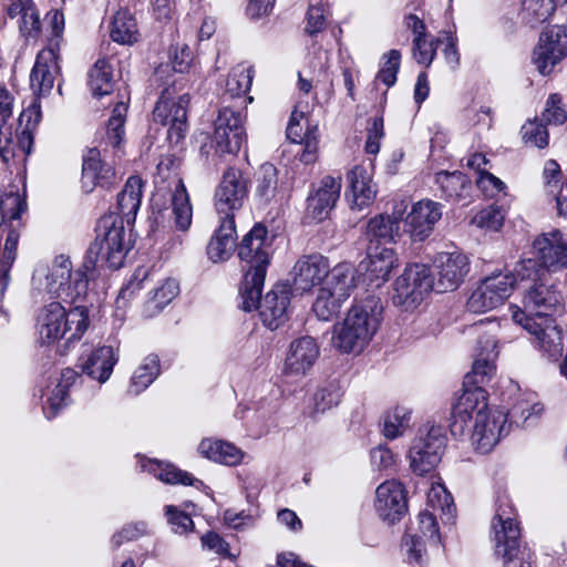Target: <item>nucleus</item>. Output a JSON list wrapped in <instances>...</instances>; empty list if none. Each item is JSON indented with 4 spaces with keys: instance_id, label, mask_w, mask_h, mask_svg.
I'll list each match as a JSON object with an SVG mask.
<instances>
[{
    "instance_id": "1",
    "label": "nucleus",
    "mask_w": 567,
    "mask_h": 567,
    "mask_svg": "<svg viewBox=\"0 0 567 567\" xmlns=\"http://www.w3.org/2000/svg\"><path fill=\"white\" fill-rule=\"evenodd\" d=\"M291 289L310 292L319 287L312 305L318 319L328 321L337 316L355 288L353 267L341 262L331 268L328 257L319 252L300 256L290 272Z\"/></svg>"
},
{
    "instance_id": "2",
    "label": "nucleus",
    "mask_w": 567,
    "mask_h": 567,
    "mask_svg": "<svg viewBox=\"0 0 567 567\" xmlns=\"http://www.w3.org/2000/svg\"><path fill=\"white\" fill-rule=\"evenodd\" d=\"M380 298L368 296L357 300L343 320L333 328L332 346L341 353L360 354L369 346L382 322Z\"/></svg>"
},
{
    "instance_id": "3",
    "label": "nucleus",
    "mask_w": 567,
    "mask_h": 567,
    "mask_svg": "<svg viewBox=\"0 0 567 567\" xmlns=\"http://www.w3.org/2000/svg\"><path fill=\"white\" fill-rule=\"evenodd\" d=\"M271 246L272 238L268 235L267 228L259 224L244 236L238 246L240 260L249 266L240 288L245 311H251L256 306V300L261 296L267 267L272 254Z\"/></svg>"
},
{
    "instance_id": "4",
    "label": "nucleus",
    "mask_w": 567,
    "mask_h": 567,
    "mask_svg": "<svg viewBox=\"0 0 567 567\" xmlns=\"http://www.w3.org/2000/svg\"><path fill=\"white\" fill-rule=\"evenodd\" d=\"M89 328L87 309L76 306L69 311L58 301L45 305L38 315L37 329L41 343H54L64 338L66 343L81 339Z\"/></svg>"
},
{
    "instance_id": "5",
    "label": "nucleus",
    "mask_w": 567,
    "mask_h": 567,
    "mask_svg": "<svg viewBox=\"0 0 567 567\" xmlns=\"http://www.w3.org/2000/svg\"><path fill=\"white\" fill-rule=\"evenodd\" d=\"M532 254L535 258H525L515 267L516 275L522 280L537 281L544 279L550 268L567 267V239L558 229L543 233L533 241Z\"/></svg>"
},
{
    "instance_id": "6",
    "label": "nucleus",
    "mask_w": 567,
    "mask_h": 567,
    "mask_svg": "<svg viewBox=\"0 0 567 567\" xmlns=\"http://www.w3.org/2000/svg\"><path fill=\"white\" fill-rule=\"evenodd\" d=\"M33 281L48 293L64 301H75L86 293L87 276L82 268L73 270L71 260L59 256L50 267L38 268Z\"/></svg>"
},
{
    "instance_id": "7",
    "label": "nucleus",
    "mask_w": 567,
    "mask_h": 567,
    "mask_svg": "<svg viewBox=\"0 0 567 567\" xmlns=\"http://www.w3.org/2000/svg\"><path fill=\"white\" fill-rule=\"evenodd\" d=\"M496 554L502 555L504 567H533L532 550L520 543V529L509 504L501 503L492 522Z\"/></svg>"
},
{
    "instance_id": "8",
    "label": "nucleus",
    "mask_w": 567,
    "mask_h": 567,
    "mask_svg": "<svg viewBox=\"0 0 567 567\" xmlns=\"http://www.w3.org/2000/svg\"><path fill=\"white\" fill-rule=\"evenodd\" d=\"M516 282L523 285L525 290L523 297V310L513 311V320L518 324H524L525 318H535L542 320L550 318L553 312L560 307L561 296L551 286L548 285V275L537 281L533 279L522 280L515 274Z\"/></svg>"
},
{
    "instance_id": "9",
    "label": "nucleus",
    "mask_w": 567,
    "mask_h": 567,
    "mask_svg": "<svg viewBox=\"0 0 567 567\" xmlns=\"http://www.w3.org/2000/svg\"><path fill=\"white\" fill-rule=\"evenodd\" d=\"M97 248L96 254L110 268H120L131 249V238L126 233L123 220L113 214L103 216L97 226V236L92 250Z\"/></svg>"
},
{
    "instance_id": "10",
    "label": "nucleus",
    "mask_w": 567,
    "mask_h": 567,
    "mask_svg": "<svg viewBox=\"0 0 567 567\" xmlns=\"http://www.w3.org/2000/svg\"><path fill=\"white\" fill-rule=\"evenodd\" d=\"M445 445L446 436L441 425L422 426L409 450L411 470L417 475L432 471L440 463Z\"/></svg>"
},
{
    "instance_id": "11",
    "label": "nucleus",
    "mask_w": 567,
    "mask_h": 567,
    "mask_svg": "<svg viewBox=\"0 0 567 567\" xmlns=\"http://www.w3.org/2000/svg\"><path fill=\"white\" fill-rule=\"evenodd\" d=\"M434 289V279L430 268L423 264L405 267L394 284V303L408 309L417 307L429 292Z\"/></svg>"
},
{
    "instance_id": "12",
    "label": "nucleus",
    "mask_w": 567,
    "mask_h": 567,
    "mask_svg": "<svg viewBox=\"0 0 567 567\" xmlns=\"http://www.w3.org/2000/svg\"><path fill=\"white\" fill-rule=\"evenodd\" d=\"M516 284L515 275L495 274L483 279L473 290L467 309L473 313H483L497 308L511 296Z\"/></svg>"
},
{
    "instance_id": "13",
    "label": "nucleus",
    "mask_w": 567,
    "mask_h": 567,
    "mask_svg": "<svg viewBox=\"0 0 567 567\" xmlns=\"http://www.w3.org/2000/svg\"><path fill=\"white\" fill-rule=\"evenodd\" d=\"M27 209L24 196L16 186L0 188V231L6 233V251L12 258L14 245L19 243L22 228L21 214Z\"/></svg>"
},
{
    "instance_id": "14",
    "label": "nucleus",
    "mask_w": 567,
    "mask_h": 567,
    "mask_svg": "<svg viewBox=\"0 0 567 567\" xmlns=\"http://www.w3.org/2000/svg\"><path fill=\"white\" fill-rule=\"evenodd\" d=\"M567 56V27L555 25L539 35L533 51V63L543 75H548Z\"/></svg>"
},
{
    "instance_id": "15",
    "label": "nucleus",
    "mask_w": 567,
    "mask_h": 567,
    "mask_svg": "<svg viewBox=\"0 0 567 567\" xmlns=\"http://www.w3.org/2000/svg\"><path fill=\"white\" fill-rule=\"evenodd\" d=\"M492 411L488 408L487 393L482 386L465 388L453 406L452 433L462 435L478 416L487 415Z\"/></svg>"
},
{
    "instance_id": "16",
    "label": "nucleus",
    "mask_w": 567,
    "mask_h": 567,
    "mask_svg": "<svg viewBox=\"0 0 567 567\" xmlns=\"http://www.w3.org/2000/svg\"><path fill=\"white\" fill-rule=\"evenodd\" d=\"M434 289L437 292L455 290L465 279L470 270V260L460 250L441 251L434 260Z\"/></svg>"
},
{
    "instance_id": "17",
    "label": "nucleus",
    "mask_w": 567,
    "mask_h": 567,
    "mask_svg": "<svg viewBox=\"0 0 567 567\" xmlns=\"http://www.w3.org/2000/svg\"><path fill=\"white\" fill-rule=\"evenodd\" d=\"M189 96L181 95L176 101L163 94L153 111L156 123L168 126L167 137L172 143H178L187 132V106Z\"/></svg>"
},
{
    "instance_id": "18",
    "label": "nucleus",
    "mask_w": 567,
    "mask_h": 567,
    "mask_svg": "<svg viewBox=\"0 0 567 567\" xmlns=\"http://www.w3.org/2000/svg\"><path fill=\"white\" fill-rule=\"evenodd\" d=\"M241 113L225 107L215 121L214 142L219 154H237L246 143Z\"/></svg>"
},
{
    "instance_id": "19",
    "label": "nucleus",
    "mask_w": 567,
    "mask_h": 567,
    "mask_svg": "<svg viewBox=\"0 0 567 567\" xmlns=\"http://www.w3.org/2000/svg\"><path fill=\"white\" fill-rule=\"evenodd\" d=\"M247 179L238 168L230 167L224 175L215 192V207L224 217H234L247 197Z\"/></svg>"
},
{
    "instance_id": "20",
    "label": "nucleus",
    "mask_w": 567,
    "mask_h": 567,
    "mask_svg": "<svg viewBox=\"0 0 567 567\" xmlns=\"http://www.w3.org/2000/svg\"><path fill=\"white\" fill-rule=\"evenodd\" d=\"M471 442L481 454L489 453L499 442L503 435L508 433L507 414L494 410L487 415L478 416L477 421L470 425Z\"/></svg>"
},
{
    "instance_id": "21",
    "label": "nucleus",
    "mask_w": 567,
    "mask_h": 567,
    "mask_svg": "<svg viewBox=\"0 0 567 567\" xmlns=\"http://www.w3.org/2000/svg\"><path fill=\"white\" fill-rule=\"evenodd\" d=\"M107 150L104 154L97 147L87 148L82 156L81 188L90 194L96 187H109L115 181V168L113 163H107Z\"/></svg>"
},
{
    "instance_id": "22",
    "label": "nucleus",
    "mask_w": 567,
    "mask_h": 567,
    "mask_svg": "<svg viewBox=\"0 0 567 567\" xmlns=\"http://www.w3.org/2000/svg\"><path fill=\"white\" fill-rule=\"evenodd\" d=\"M443 206L431 199H422L412 205L404 218V231L412 241H423L431 236L442 218Z\"/></svg>"
},
{
    "instance_id": "23",
    "label": "nucleus",
    "mask_w": 567,
    "mask_h": 567,
    "mask_svg": "<svg viewBox=\"0 0 567 567\" xmlns=\"http://www.w3.org/2000/svg\"><path fill=\"white\" fill-rule=\"evenodd\" d=\"M320 348L311 337H301L290 343L282 374L286 378L300 380L306 377L318 360Z\"/></svg>"
},
{
    "instance_id": "24",
    "label": "nucleus",
    "mask_w": 567,
    "mask_h": 567,
    "mask_svg": "<svg viewBox=\"0 0 567 567\" xmlns=\"http://www.w3.org/2000/svg\"><path fill=\"white\" fill-rule=\"evenodd\" d=\"M60 74L59 52L53 43L42 49L30 72V89L37 97L47 96Z\"/></svg>"
},
{
    "instance_id": "25",
    "label": "nucleus",
    "mask_w": 567,
    "mask_h": 567,
    "mask_svg": "<svg viewBox=\"0 0 567 567\" xmlns=\"http://www.w3.org/2000/svg\"><path fill=\"white\" fill-rule=\"evenodd\" d=\"M374 507L379 516L389 523L402 518L408 511L406 492L403 485L395 481H385L375 491Z\"/></svg>"
},
{
    "instance_id": "26",
    "label": "nucleus",
    "mask_w": 567,
    "mask_h": 567,
    "mask_svg": "<svg viewBox=\"0 0 567 567\" xmlns=\"http://www.w3.org/2000/svg\"><path fill=\"white\" fill-rule=\"evenodd\" d=\"M341 192V177L324 176L307 198V217L322 221L329 217Z\"/></svg>"
},
{
    "instance_id": "27",
    "label": "nucleus",
    "mask_w": 567,
    "mask_h": 567,
    "mask_svg": "<svg viewBox=\"0 0 567 567\" xmlns=\"http://www.w3.org/2000/svg\"><path fill=\"white\" fill-rule=\"evenodd\" d=\"M289 305V288L286 285L278 284L262 298L259 297L252 309H258L264 324L275 330L286 321Z\"/></svg>"
},
{
    "instance_id": "28",
    "label": "nucleus",
    "mask_w": 567,
    "mask_h": 567,
    "mask_svg": "<svg viewBox=\"0 0 567 567\" xmlns=\"http://www.w3.org/2000/svg\"><path fill=\"white\" fill-rule=\"evenodd\" d=\"M520 326L535 336L539 349L548 359L557 360L561 355L564 350L561 330L551 317L542 320L525 318L524 324Z\"/></svg>"
},
{
    "instance_id": "29",
    "label": "nucleus",
    "mask_w": 567,
    "mask_h": 567,
    "mask_svg": "<svg viewBox=\"0 0 567 567\" xmlns=\"http://www.w3.org/2000/svg\"><path fill=\"white\" fill-rule=\"evenodd\" d=\"M478 352L472 367V372L466 375V382L474 386L487 384L496 373L495 360L498 357L497 342L492 334H484L478 340Z\"/></svg>"
},
{
    "instance_id": "30",
    "label": "nucleus",
    "mask_w": 567,
    "mask_h": 567,
    "mask_svg": "<svg viewBox=\"0 0 567 567\" xmlns=\"http://www.w3.org/2000/svg\"><path fill=\"white\" fill-rule=\"evenodd\" d=\"M348 190L346 196L352 208L362 209L369 206L375 198L377 188L372 182V175L368 167L354 166L348 174Z\"/></svg>"
},
{
    "instance_id": "31",
    "label": "nucleus",
    "mask_w": 567,
    "mask_h": 567,
    "mask_svg": "<svg viewBox=\"0 0 567 567\" xmlns=\"http://www.w3.org/2000/svg\"><path fill=\"white\" fill-rule=\"evenodd\" d=\"M236 243L234 217H221L218 228L214 231L208 245L207 256L213 262H221L230 258Z\"/></svg>"
},
{
    "instance_id": "32",
    "label": "nucleus",
    "mask_w": 567,
    "mask_h": 567,
    "mask_svg": "<svg viewBox=\"0 0 567 567\" xmlns=\"http://www.w3.org/2000/svg\"><path fill=\"white\" fill-rule=\"evenodd\" d=\"M117 359V353L113 347H97L81 364L82 372L103 384L110 379Z\"/></svg>"
},
{
    "instance_id": "33",
    "label": "nucleus",
    "mask_w": 567,
    "mask_h": 567,
    "mask_svg": "<svg viewBox=\"0 0 567 567\" xmlns=\"http://www.w3.org/2000/svg\"><path fill=\"white\" fill-rule=\"evenodd\" d=\"M398 258L393 249L380 245H371L368 249V265L365 271L371 282L379 287L389 279Z\"/></svg>"
},
{
    "instance_id": "34",
    "label": "nucleus",
    "mask_w": 567,
    "mask_h": 567,
    "mask_svg": "<svg viewBox=\"0 0 567 567\" xmlns=\"http://www.w3.org/2000/svg\"><path fill=\"white\" fill-rule=\"evenodd\" d=\"M143 196V181L138 176H131L116 198V213L128 225L136 218Z\"/></svg>"
},
{
    "instance_id": "35",
    "label": "nucleus",
    "mask_w": 567,
    "mask_h": 567,
    "mask_svg": "<svg viewBox=\"0 0 567 567\" xmlns=\"http://www.w3.org/2000/svg\"><path fill=\"white\" fill-rule=\"evenodd\" d=\"M408 208L405 202H400L394 205L391 215H378L371 218L367 225V234L370 237L394 240L400 234V221Z\"/></svg>"
},
{
    "instance_id": "36",
    "label": "nucleus",
    "mask_w": 567,
    "mask_h": 567,
    "mask_svg": "<svg viewBox=\"0 0 567 567\" xmlns=\"http://www.w3.org/2000/svg\"><path fill=\"white\" fill-rule=\"evenodd\" d=\"M8 14L18 18L20 32L27 40L39 37L41 21L32 0H9Z\"/></svg>"
},
{
    "instance_id": "37",
    "label": "nucleus",
    "mask_w": 567,
    "mask_h": 567,
    "mask_svg": "<svg viewBox=\"0 0 567 567\" xmlns=\"http://www.w3.org/2000/svg\"><path fill=\"white\" fill-rule=\"evenodd\" d=\"M198 452L206 458L227 466H236L244 461L245 452L229 442L217 439H204Z\"/></svg>"
},
{
    "instance_id": "38",
    "label": "nucleus",
    "mask_w": 567,
    "mask_h": 567,
    "mask_svg": "<svg viewBox=\"0 0 567 567\" xmlns=\"http://www.w3.org/2000/svg\"><path fill=\"white\" fill-rule=\"evenodd\" d=\"M78 373L72 369L62 371L61 378L54 384V388L49 391L43 405V412L47 419L54 417L58 411L66 404L69 388L74 383Z\"/></svg>"
},
{
    "instance_id": "39",
    "label": "nucleus",
    "mask_w": 567,
    "mask_h": 567,
    "mask_svg": "<svg viewBox=\"0 0 567 567\" xmlns=\"http://www.w3.org/2000/svg\"><path fill=\"white\" fill-rule=\"evenodd\" d=\"M173 217L177 229L185 231L192 225L193 207L189 196L182 179L174 182V190L172 194Z\"/></svg>"
},
{
    "instance_id": "40",
    "label": "nucleus",
    "mask_w": 567,
    "mask_h": 567,
    "mask_svg": "<svg viewBox=\"0 0 567 567\" xmlns=\"http://www.w3.org/2000/svg\"><path fill=\"white\" fill-rule=\"evenodd\" d=\"M141 467L144 472L152 474L166 484H193V478L189 473L177 468L171 463L143 458L141 461Z\"/></svg>"
},
{
    "instance_id": "41",
    "label": "nucleus",
    "mask_w": 567,
    "mask_h": 567,
    "mask_svg": "<svg viewBox=\"0 0 567 567\" xmlns=\"http://www.w3.org/2000/svg\"><path fill=\"white\" fill-rule=\"evenodd\" d=\"M13 96L0 85V156L4 163H9V145L12 142V127L7 125V121L12 115Z\"/></svg>"
},
{
    "instance_id": "42",
    "label": "nucleus",
    "mask_w": 567,
    "mask_h": 567,
    "mask_svg": "<svg viewBox=\"0 0 567 567\" xmlns=\"http://www.w3.org/2000/svg\"><path fill=\"white\" fill-rule=\"evenodd\" d=\"M342 392L337 383L330 382L319 386L310 399L308 405L309 415L317 417L331 410L339 404Z\"/></svg>"
},
{
    "instance_id": "43",
    "label": "nucleus",
    "mask_w": 567,
    "mask_h": 567,
    "mask_svg": "<svg viewBox=\"0 0 567 567\" xmlns=\"http://www.w3.org/2000/svg\"><path fill=\"white\" fill-rule=\"evenodd\" d=\"M110 35L120 44H133L138 39L137 24L127 10H118L111 22Z\"/></svg>"
},
{
    "instance_id": "44",
    "label": "nucleus",
    "mask_w": 567,
    "mask_h": 567,
    "mask_svg": "<svg viewBox=\"0 0 567 567\" xmlns=\"http://www.w3.org/2000/svg\"><path fill=\"white\" fill-rule=\"evenodd\" d=\"M159 374V359L157 354H148L134 371L128 392L140 394L147 389Z\"/></svg>"
},
{
    "instance_id": "45",
    "label": "nucleus",
    "mask_w": 567,
    "mask_h": 567,
    "mask_svg": "<svg viewBox=\"0 0 567 567\" xmlns=\"http://www.w3.org/2000/svg\"><path fill=\"white\" fill-rule=\"evenodd\" d=\"M178 291L179 286L175 279L166 278L161 281L145 302V315L153 317L159 313L178 295Z\"/></svg>"
},
{
    "instance_id": "46",
    "label": "nucleus",
    "mask_w": 567,
    "mask_h": 567,
    "mask_svg": "<svg viewBox=\"0 0 567 567\" xmlns=\"http://www.w3.org/2000/svg\"><path fill=\"white\" fill-rule=\"evenodd\" d=\"M556 0H522V20L535 28L547 22L556 11Z\"/></svg>"
},
{
    "instance_id": "47",
    "label": "nucleus",
    "mask_w": 567,
    "mask_h": 567,
    "mask_svg": "<svg viewBox=\"0 0 567 567\" xmlns=\"http://www.w3.org/2000/svg\"><path fill=\"white\" fill-rule=\"evenodd\" d=\"M89 86L94 96L109 95L113 91V68L107 59H99L89 72Z\"/></svg>"
},
{
    "instance_id": "48",
    "label": "nucleus",
    "mask_w": 567,
    "mask_h": 567,
    "mask_svg": "<svg viewBox=\"0 0 567 567\" xmlns=\"http://www.w3.org/2000/svg\"><path fill=\"white\" fill-rule=\"evenodd\" d=\"M127 112V104L120 101L115 104L106 127V145L114 148V157H121V145L124 136V123Z\"/></svg>"
},
{
    "instance_id": "49",
    "label": "nucleus",
    "mask_w": 567,
    "mask_h": 567,
    "mask_svg": "<svg viewBox=\"0 0 567 567\" xmlns=\"http://www.w3.org/2000/svg\"><path fill=\"white\" fill-rule=\"evenodd\" d=\"M411 412L404 406H395L383 416V435L389 440L398 439L406 432L410 426Z\"/></svg>"
},
{
    "instance_id": "50",
    "label": "nucleus",
    "mask_w": 567,
    "mask_h": 567,
    "mask_svg": "<svg viewBox=\"0 0 567 567\" xmlns=\"http://www.w3.org/2000/svg\"><path fill=\"white\" fill-rule=\"evenodd\" d=\"M278 187L277 168L270 164H262L256 174V195L265 203H269L276 195Z\"/></svg>"
},
{
    "instance_id": "51",
    "label": "nucleus",
    "mask_w": 567,
    "mask_h": 567,
    "mask_svg": "<svg viewBox=\"0 0 567 567\" xmlns=\"http://www.w3.org/2000/svg\"><path fill=\"white\" fill-rule=\"evenodd\" d=\"M437 182L446 197L462 199L468 196L471 184L466 176L460 172L440 173Z\"/></svg>"
},
{
    "instance_id": "52",
    "label": "nucleus",
    "mask_w": 567,
    "mask_h": 567,
    "mask_svg": "<svg viewBox=\"0 0 567 567\" xmlns=\"http://www.w3.org/2000/svg\"><path fill=\"white\" fill-rule=\"evenodd\" d=\"M252 70L250 66L237 65L228 74L226 80V93L231 97L246 94L251 86Z\"/></svg>"
},
{
    "instance_id": "53",
    "label": "nucleus",
    "mask_w": 567,
    "mask_h": 567,
    "mask_svg": "<svg viewBox=\"0 0 567 567\" xmlns=\"http://www.w3.org/2000/svg\"><path fill=\"white\" fill-rule=\"evenodd\" d=\"M427 507L432 508L433 512L439 511L442 514L452 515L454 508L453 498L442 483L432 482L427 492Z\"/></svg>"
},
{
    "instance_id": "54",
    "label": "nucleus",
    "mask_w": 567,
    "mask_h": 567,
    "mask_svg": "<svg viewBox=\"0 0 567 567\" xmlns=\"http://www.w3.org/2000/svg\"><path fill=\"white\" fill-rule=\"evenodd\" d=\"M504 223V214L497 206H488L477 212L472 218V224L478 228L497 231L501 229Z\"/></svg>"
},
{
    "instance_id": "55",
    "label": "nucleus",
    "mask_w": 567,
    "mask_h": 567,
    "mask_svg": "<svg viewBox=\"0 0 567 567\" xmlns=\"http://www.w3.org/2000/svg\"><path fill=\"white\" fill-rule=\"evenodd\" d=\"M440 39L425 37H414L413 39V58L419 64L429 66L436 54Z\"/></svg>"
},
{
    "instance_id": "56",
    "label": "nucleus",
    "mask_w": 567,
    "mask_h": 567,
    "mask_svg": "<svg viewBox=\"0 0 567 567\" xmlns=\"http://www.w3.org/2000/svg\"><path fill=\"white\" fill-rule=\"evenodd\" d=\"M542 120L553 125H561L567 121V112L559 94L554 93L548 96Z\"/></svg>"
},
{
    "instance_id": "57",
    "label": "nucleus",
    "mask_w": 567,
    "mask_h": 567,
    "mask_svg": "<svg viewBox=\"0 0 567 567\" xmlns=\"http://www.w3.org/2000/svg\"><path fill=\"white\" fill-rule=\"evenodd\" d=\"M522 137L526 144L545 147L548 144V132L543 123L528 121L522 127Z\"/></svg>"
},
{
    "instance_id": "58",
    "label": "nucleus",
    "mask_w": 567,
    "mask_h": 567,
    "mask_svg": "<svg viewBox=\"0 0 567 567\" xmlns=\"http://www.w3.org/2000/svg\"><path fill=\"white\" fill-rule=\"evenodd\" d=\"M385 62L377 74V80L386 86H392L396 82V74L400 69L401 53L398 50H391L385 55Z\"/></svg>"
},
{
    "instance_id": "59",
    "label": "nucleus",
    "mask_w": 567,
    "mask_h": 567,
    "mask_svg": "<svg viewBox=\"0 0 567 567\" xmlns=\"http://www.w3.org/2000/svg\"><path fill=\"white\" fill-rule=\"evenodd\" d=\"M165 514L167 516V522L175 534L184 535L193 530L194 523L188 514L179 511L173 505H167L165 507Z\"/></svg>"
},
{
    "instance_id": "60",
    "label": "nucleus",
    "mask_w": 567,
    "mask_h": 567,
    "mask_svg": "<svg viewBox=\"0 0 567 567\" xmlns=\"http://www.w3.org/2000/svg\"><path fill=\"white\" fill-rule=\"evenodd\" d=\"M402 547L410 563H421L425 553L424 538L419 533L408 532L403 537Z\"/></svg>"
},
{
    "instance_id": "61",
    "label": "nucleus",
    "mask_w": 567,
    "mask_h": 567,
    "mask_svg": "<svg viewBox=\"0 0 567 567\" xmlns=\"http://www.w3.org/2000/svg\"><path fill=\"white\" fill-rule=\"evenodd\" d=\"M301 144V152L299 153V159L303 164H312L318 158L319 148V134L317 127L309 130L305 134V138L299 142Z\"/></svg>"
},
{
    "instance_id": "62",
    "label": "nucleus",
    "mask_w": 567,
    "mask_h": 567,
    "mask_svg": "<svg viewBox=\"0 0 567 567\" xmlns=\"http://www.w3.org/2000/svg\"><path fill=\"white\" fill-rule=\"evenodd\" d=\"M33 132L34 131L21 128L17 135V142L12 140L9 145V161L14 158L24 159V157L31 153L33 145Z\"/></svg>"
},
{
    "instance_id": "63",
    "label": "nucleus",
    "mask_w": 567,
    "mask_h": 567,
    "mask_svg": "<svg viewBox=\"0 0 567 567\" xmlns=\"http://www.w3.org/2000/svg\"><path fill=\"white\" fill-rule=\"evenodd\" d=\"M476 184L486 197L494 198L499 194H506L505 183L489 172H481Z\"/></svg>"
},
{
    "instance_id": "64",
    "label": "nucleus",
    "mask_w": 567,
    "mask_h": 567,
    "mask_svg": "<svg viewBox=\"0 0 567 567\" xmlns=\"http://www.w3.org/2000/svg\"><path fill=\"white\" fill-rule=\"evenodd\" d=\"M371 466L374 471H389L395 465V456L385 445H379L370 452Z\"/></svg>"
}]
</instances>
